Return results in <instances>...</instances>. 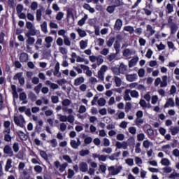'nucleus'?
Returning <instances> with one entry per match:
<instances>
[{
  "instance_id": "1",
  "label": "nucleus",
  "mask_w": 179,
  "mask_h": 179,
  "mask_svg": "<svg viewBox=\"0 0 179 179\" xmlns=\"http://www.w3.org/2000/svg\"><path fill=\"white\" fill-rule=\"evenodd\" d=\"M121 170H122V166H118L116 169L113 166L108 167V171H112L111 176H117V174H118L121 171Z\"/></svg>"
},
{
  "instance_id": "2",
  "label": "nucleus",
  "mask_w": 179,
  "mask_h": 179,
  "mask_svg": "<svg viewBox=\"0 0 179 179\" xmlns=\"http://www.w3.org/2000/svg\"><path fill=\"white\" fill-rule=\"evenodd\" d=\"M126 79L127 80H128V82H134V80H136V79H138V74H127Z\"/></svg>"
},
{
  "instance_id": "3",
  "label": "nucleus",
  "mask_w": 179,
  "mask_h": 179,
  "mask_svg": "<svg viewBox=\"0 0 179 179\" xmlns=\"http://www.w3.org/2000/svg\"><path fill=\"white\" fill-rule=\"evenodd\" d=\"M3 152L5 155H8L10 157H12V156H13V151L12 150V148H10L8 145H5L3 148Z\"/></svg>"
},
{
  "instance_id": "4",
  "label": "nucleus",
  "mask_w": 179,
  "mask_h": 179,
  "mask_svg": "<svg viewBox=\"0 0 179 179\" xmlns=\"http://www.w3.org/2000/svg\"><path fill=\"white\" fill-rule=\"evenodd\" d=\"M14 122L17 125L18 127H20L21 128H23V122H24V119L22 117L21 120L19 119V117L14 116Z\"/></svg>"
},
{
  "instance_id": "5",
  "label": "nucleus",
  "mask_w": 179,
  "mask_h": 179,
  "mask_svg": "<svg viewBox=\"0 0 179 179\" xmlns=\"http://www.w3.org/2000/svg\"><path fill=\"white\" fill-rule=\"evenodd\" d=\"M79 169L80 170V171H82L83 173H86V171H87V170H89L88 167H87V164L85 162H82L79 164Z\"/></svg>"
},
{
  "instance_id": "6",
  "label": "nucleus",
  "mask_w": 179,
  "mask_h": 179,
  "mask_svg": "<svg viewBox=\"0 0 179 179\" xmlns=\"http://www.w3.org/2000/svg\"><path fill=\"white\" fill-rule=\"evenodd\" d=\"M20 62H27L29 61V55L27 53H21L20 56Z\"/></svg>"
},
{
  "instance_id": "7",
  "label": "nucleus",
  "mask_w": 179,
  "mask_h": 179,
  "mask_svg": "<svg viewBox=\"0 0 179 179\" xmlns=\"http://www.w3.org/2000/svg\"><path fill=\"white\" fill-rule=\"evenodd\" d=\"M121 27H122V20H121L120 19H117L115 22V26H114V29L115 30H121Z\"/></svg>"
},
{
  "instance_id": "8",
  "label": "nucleus",
  "mask_w": 179,
  "mask_h": 179,
  "mask_svg": "<svg viewBox=\"0 0 179 179\" xmlns=\"http://www.w3.org/2000/svg\"><path fill=\"white\" fill-rule=\"evenodd\" d=\"M52 37L51 36H47L45 38V42L46 43L45 44V47H46V48H50L51 47V43L52 42Z\"/></svg>"
},
{
  "instance_id": "9",
  "label": "nucleus",
  "mask_w": 179,
  "mask_h": 179,
  "mask_svg": "<svg viewBox=\"0 0 179 179\" xmlns=\"http://www.w3.org/2000/svg\"><path fill=\"white\" fill-rule=\"evenodd\" d=\"M138 61H139L138 57H134L132 59H131L129 62V68H132V66H135Z\"/></svg>"
},
{
  "instance_id": "10",
  "label": "nucleus",
  "mask_w": 179,
  "mask_h": 179,
  "mask_svg": "<svg viewBox=\"0 0 179 179\" xmlns=\"http://www.w3.org/2000/svg\"><path fill=\"white\" fill-rule=\"evenodd\" d=\"M37 34V31L32 28L31 29H29V31L25 34L26 37H30L31 36H36Z\"/></svg>"
},
{
  "instance_id": "11",
  "label": "nucleus",
  "mask_w": 179,
  "mask_h": 179,
  "mask_svg": "<svg viewBox=\"0 0 179 179\" xmlns=\"http://www.w3.org/2000/svg\"><path fill=\"white\" fill-rule=\"evenodd\" d=\"M83 82H85V78L83 77H80L75 80L74 86H79L80 85H82Z\"/></svg>"
},
{
  "instance_id": "12",
  "label": "nucleus",
  "mask_w": 179,
  "mask_h": 179,
  "mask_svg": "<svg viewBox=\"0 0 179 179\" xmlns=\"http://www.w3.org/2000/svg\"><path fill=\"white\" fill-rule=\"evenodd\" d=\"M169 106L174 107V100H173V98H169L164 107V108H167Z\"/></svg>"
},
{
  "instance_id": "13",
  "label": "nucleus",
  "mask_w": 179,
  "mask_h": 179,
  "mask_svg": "<svg viewBox=\"0 0 179 179\" xmlns=\"http://www.w3.org/2000/svg\"><path fill=\"white\" fill-rule=\"evenodd\" d=\"M83 8H84V9H86V10H89L90 13H94V8L90 7V5L87 3H84Z\"/></svg>"
},
{
  "instance_id": "14",
  "label": "nucleus",
  "mask_w": 179,
  "mask_h": 179,
  "mask_svg": "<svg viewBox=\"0 0 179 179\" xmlns=\"http://www.w3.org/2000/svg\"><path fill=\"white\" fill-rule=\"evenodd\" d=\"M88 16L87 15H85L84 17H83L80 20L78 21V26H83L85 23H86V20H87Z\"/></svg>"
},
{
  "instance_id": "15",
  "label": "nucleus",
  "mask_w": 179,
  "mask_h": 179,
  "mask_svg": "<svg viewBox=\"0 0 179 179\" xmlns=\"http://www.w3.org/2000/svg\"><path fill=\"white\" fill-rule=\"evenodd\" d=\"M106 103H107V101L104 98H100L98 99V105L99 107H104L106 106Z\"/></svg>"
},
{
  "instance_id": "16",
  "label": "nucleus",
  "mask_w": 179,
  "mask_h": 179,
  "mask_svg": "<svg viewBox=\"0 0 179 179\" xmlns=\"http://www.w3.org/2000/svg\"><path fill=\"white\" fill-rule=\"evenodd\" d=\"M29 99L31 100V101H36L37 100V96H36V94L34 92H30L28 94Z\"/></svg>"
},
{
  "instance_id": "17",
  "label": "nucleus",
  "mask_w": 179,
  "mask_h": 179,
  "mask_svg": "<svg viewBox=\"0 0 179 179\" xmlns=\"http://www.w3.org/2000/svg\"><path fill=\"white\" fill-rule=\"evenodd\" d=\"M80 156L85 157L90 155V151L89 150H82L79 152Z\"/></svg>"
},
{
  "instance_id": "18",
  "label": "nucleus",
  "mask_w": 179,
  "mask_h": 179,
  "mask_svg": "<svg viewBox=\"0 0 179 179\" xmlns=\"http://www.w3.org/2000/svg\"><path fill=\"white\" fill-rule=\"evenodd\" d=\"M124 30H125V31H129V33H130V34H134V31H135V29H134V27L131 26L124 27Z\"/></svg>"
},
{
  "instance_id": "19",
  "label": "nucleus",
  "mask_w": 179,
  "mask_h": 179,
  "mask_svg": "<svg viewBox=\"0 0 179 179\" xmlns=\"http://www.w3.org/2000/svg\"><path fill=\"white\" fill-rule=\"evenodd\" d=\"M160 86L162 87H166V86H167V76H164L162 77V81L161 82Z\"/></svg>"
},
{
  "instance_id": "20",
  "label": "nucleus",
  "mask_w": 179,
  "mask_h": 179,
  "mask_svg": "<svg viewBox=\"0 0 179 179\" xmlns=\"http://www.w3.org/2000/svg\"><path fill=\"white\" fill-rule=\"evenodd\" d=\"M10 167H12V159H8L5 166L6 171H9V169H10Z\"/></svg>"
},
{
  "instance_id": "21",
  "label": "nucleus",
  "mask_w": 179,
  "mask_h": 179,
  "mask_svg": "<svg viewBox=\"0 0 179 179\" xmlns=\"http://www.w3.org/2000/svg\"><path fill=\"white\" fill-rule=\"evenodd\" d=\"M114 41H115V38L110 37L109 39L106 41V45L108 47H111L113 44H114Z\"/></svg>"
},
{
  "instance_id": "22",
  "label": "nucleus",
  "mask_w": 179,
  "mask_h": 179,
  "mask_svg": "<svg viewBox=\"0 0 179 179\" xmlns=\"http://www.w3.org/2000/svg\"><path fill=\"white\" fill-rule=\"evenodd\" d=\"M127 71V66L124 65V63H121L119 67L120 73H124Z\"/></svg>"
},
{
  "instance_id": "23",
  "label": "nucleus",
  "mask_w": 179,
  "mask_h": 179,
  "mask_svg": "<svg viewBox=\"0 0 179 179\" xmlns=\"http://www.w3.org/2000/svg\"><path fill=\"white\" fill-rule=\"evenodd\" d=\"M170 131L171 132V135H177L179 132V127H171Z\"/></svg>"
},
{
  "instance_id": "24",
  "label": "nucleus",
  "mask_w": 179,
  "mask_h": 179,
  "mask_svg": "<svg viewBox=\"0 0 179 179\" xmlns=\"http://www.w3.org/2000/svg\"><path fill=\"white\" fill-rule=\"evenodd\" d=\"M66 167H68V163L65 162L62 164H60L59 171L60 173H62L64 171H65V169H66Z\"/></svg>"
},
{
  "instance_id": "25",
  "label": "nucleus",
  "mask_w": 179,
  "mask_h": 179,
  "mask_svg": "<svg viewBox=\"0 0 179 179\" xmlns=\"http://www.w3.org/2000/svg\"><path fill=\"white\" fill-rule=\"evenodd\" d=\"M120 42H118V41H116L115 44H114V48L116 51V54H120Z\"/></svg>"
},
{
  "instance_id": "26",
  "label": "nucleus",
  "mask_w": 179,
  "mask_h": 179,
  "mask_svg": "<svg viewBox=\"0 0 179 179\" xmlns=\"http://www.w3.org/2000/svg\"><path fill=\"white\" fill-rule=\"evenodd\" d=\"M27 43L29 44V45H32V44L34 43H35L36 39H34V37L31 36H27Z\"/></svg>"
},
{
  "instance_id": "27",
  "label": "nucleus",
  "mask_w": 179,
  "mask_h": 179,
  "mask_svg": "<svg viewBox=\"0 0 179 179\" xmlns=\"http://www.w3.org/2000/svg\"><path fill=\"white\" fill-rule=\"evenodd\" d=\"M147 31H150V36H153L155 33H156V31L153 29L151 25H147Z\"/></svg>"
},
{
  "instance_id": "28",
  "label": "nucleus",
  "mask_w": 179,
  "mask_h": 179,
  "mask_svg": "<svg viewBox=\"0 0 179 179\" xmlns=\"http://www.w3.org/2000/svg\"><path fill=\"white\" fill-rule=\"evenodd\" d=\"M71 100L66 99L62 101V104L64 107H68V106H71Z\"/></svg>"
},
{
  "instance_id": "29",
  "label": "nucleus",
  "mask_w": 179,
  "mask_h": 179,
  "mask_svg": "<svg viewBox=\"0 0 179 179\" xmlns=\"http://www.w3.org/2000/svg\"><path fill=\"white\" fill-rule=\"evenodd\" d=\"M41 87H43L42 83H39L37 86L34 87V90L36 93V94H38V93H40V90H41Z\"/></svg>"
},
{
  "instance_id": "30",
  "label": "nucleus",
  "mask_w": 179,
  "mask_h": 179,
  "mask_svg": "<svg viewBox=\"0 0 179 179\" xmlns=\"http://www.w3.org/2000/svg\"><path fill=\"white\" fill-rule=\"evenodd\" d=\"M129 92H131L130 90H127L125 91L126 94L124 96V99L125 100V101H130V100H131V96H129V94H128Z\"/></svg>"
},
{
  "instance_id": "31",
  "label": "nucleus",
  "mask_w": 179,
  "mask_h": 179,
  "mask_svg": "<svg viewBox=\"0 0 179 179\" xmlns=\"http://www.w3.org/2000/svg\"><path fill=\"white\" fill-rule=\"evenodd\" d=\"M162 166H170V161L167 158H163L161 161Z\"/></svg>"
},
{
  "instance_id": "32",
  "label": "nucleus",
  "mask_w": 179,
  "mask_h": 179,
  "mask_svg": "<svg viewBox=\"0 0 179 179\" xmlns=\"http://www.w3.org/2000/svg\"><path fill=\"white\" fill-rule=\"evenodd\" d=\"M80 47L81 50H85L87 47V41H81L80 42Z\"/></svg>"
},
{
  "instance_id": "33",
  "label": "nucleus",
  "mask_w": 179,
  "mask_h": 179,
  "mask_svg": "<svg viewBox=\"0 0 179 179\" xmlns=\"http://www.w3.org/2000/svg\"><path fill=\"white\" fill-rule=\"evenodd\" d=\"M115 82L117 87H120L122 81L121 80V78H118L117 76H115Z\"/></svg>"
},
{
  "instance_id": "34",
  "label": "nucleus",
  "mask_w": 179,
  "mask_h": 179,
  "mask_svg": "<svg viewBox=\"0 0 179 179\" xmlns=\"http://www.w3.org/2000/svg\"><path fill=\"white\" fill-rule=\"evenodd\" d=\"M17 134L19 135L22 141H26V139H27V137H26V134H24V133L22 131H19L17 132Z\"/></svg>"
},
{
  "instance_id": "35",
  "label": "nucleus",
  "mask_w": 179,
  "mask_h": 179,
  "mask_svg": "<svg viewBox=\"0 0 179 179\" xmlns=\"http://www.w3.org/2000/svg\"><path fill=\"white\" fill-rule=\"evenodd\" d=\"M127 142V145H129V146H132L135 145V138L134 137H130Z\"/></svg>"
},
{
  "instance_id": "36",
  "label": "nucleus",
  "mask_w": 179,
  "mask_h": 179,
  "mask_svg": "<svg viewBox=\"0 0 179 179\" xmlns=\"http://www.w3.org/2000/svg\"><path fill=\"white\" fill-rule=\"evenodd\" d=\"M132 108V104L130 102H127L125 105V112L126 113H129V110Z\"/></svg>"
},
{
  "instance_id": "37",
  "label": "nucleus",
  "mask_w": 179,
  "mask_h": 179,
  "mask_svg": "<svg viewBox=\"0 0 179 179\" xmlns=\"http://www.w3.org/2000/svg\"><path fill=\"white\" fill-rule=\"evenodd\" d=\"M41 30L43 33L47 34V22H43V23L41 25Z\"/></svg>"
},
{
  "instance_id": "38",
  "label": "nucleus",
  "mask_w": 179,
  "mask_h": 179,
  "mask_svg": "<svg viewBox=\"0 0 179 179\" xmlns=\"http://www.w3.org/2000/svg\"><path fill=\"white\" fill-rule=\"evenodd\" d=\"M169 178L176 179L179 178V173L177 172H173L169 176Z\"/></svg>"
},
{
  "instance_id": "39",
  "label": "nucleus",
  "mask_w": 179,
  "mask_h": 179,
  "mask_svg": "<svg viewBox=\"0 0 179 179\" xmlns=\"http://www.w3.org/2000/svg\"><path fill=\"white\" fill-rule=\"evenodd\" d=\"M143 122H144V120L143 119H141V118H136L135 120V124L136 125H137V127L141 126V124H143Z\"/></svg>"
},
{
  "instance_id": "40",
  "label": "nucleus",
  "mask_w": 179,
  "mask_h": 179,
  "mask_svg": "<svg viewBox=\"0 0 179 179\" xmlns=\"http://www.w3.org/2000/svg\"><path fill=\"white\" fill-rule=\"evenodd\" d=\"M70 145H71V148H73V149H78V148L76 141H75V140H71Z\"/></svg>"
},
{
  "instance_id": "41",
  "label": "nucleus",
  "mask_w": 179,
  "mask_h": 179,
  "mask_svg": "<svg viewBox=\"0 0 179 179\" xmlns=\"http://www.w3.org/2000/svg\"><path fill=\"white\" fill-rule=\"evenodd\" d=\"M150 145H153L152 143H150L149 141H144L143 143V146L144 148H145V149H148L149 146H150Z\"/></svg>"
},
{
  "instance_id": "42",
  "label": "nucleus",
  "mask_w": 179,
  "mask_h": 179,
  "mask_svg": "<svg viewBox=\"0 0 179 179\" xmlns=\"http://www.w3.org/2000/svg\"><path fill=\"white\" fill-rule=\"evenodd\" d=\"M75 176V172L72 169H69L68 170V176L67 178L71 179Z\"/></svg>"
},
{
  "instance_id": "43",
  "label": "nucleus",
  "mask_w": 179,
  "mask_h": 179,
  "mask_svg": "<svg viewBox=\"0 0 179 179\" xmlns=\"http://www.w3.org/2000/svg\"><path fill=\"white\" fill-rule=\"evenodd\" d=\"M117 53H115V54L112 53V54L109 55L108 56V61H110V62H111V61L115 59V57H117Z\"/></svg>"
},
{
  "instance_id": "44",
  "label": "nucleus",
  "mask_w": 179,
  "mask_h": 179,
  "mask_svg": "<svg viewBox=\"0 0 179 179\" xmlns=\"http://www.w3.org/2000/svg\"><path fill=\"white\" fill-rule=\"evenodd\" d=\"M62 110L64 111V113H66L67 111L68 114H72L73 113V110L72 108H68L66 106H64Z\"/></svg>"
},
{
  "instance_id": "45",
  "label": "nucleus",
  "mask_w": 179,
  "mask_h": 179,
  "mask_svg": "<svg viewBox=\"0 0 179 179\" xmlns=\"http://www.w3.org/2000/svg\"><path fill=\"white\" fill-rule=\"evenodd\" d=\"M173 6H172V4H167L166 6V10H167V13H171V12H173Z\"/></svg>"
},
{
  "instance_id": "46",
  "label": "nucleus",
  "mask_w": 179,
  "mask_h": 179,
  "mask_svg": "<svg viewBox=\"0 0 179 179\" xmlns=\"http://www.w3.org/2000/svg\"><path fill=\"white\" fill-rule=\"evenodd\" d=\"M77 31L80 36V37H85L86 36V31L82 30L81 29H77Z\"/></svg>"
},
{
  "instance_id": "47",
  "label": "nucleus",
  "mask_w": 179,
  "mask_h": 179,
  "mask_svg": "<svg viewBox=\"0 0 179 179\" xmlns=\"http://www.w3.org/2000/svg\"><path fill=\"white\" fill-rule=\"evenodd\" d=\"M36 20H38V22L41 20V9L36 10Z\"/></svg>"
},
{
  "instance_id": "48",
  "label": "nucleus",
  "mask_w": 179,
  "mask_h": 179,
  "mask_svg": "<svg viewBox=\"0 0 179 179\" xmlns=\"http://www.w3.org/2000/svg\"><path fill=\"white\" fill-rule=\"evenodd\" d=\"M67 121H68V122H70V124H73V122L75 121V117H73V115H69L67 117Z\"/></svg>"
},
{
  "instance_id": "49",
  "label": "nucleus",
  "mask_w": 179,
  "mask_h": 179,
  "mask_svg": "<svg viewBox=\"0 0 179 179\" xmlns=\"http://www.w3.org/2000/svg\"><path fill=\"white\" fill-rule=\"evenodd\" d=\"M107 12H108L109 13H113L114 12V10H115V6H108V8H106Z\"/></svg>"
},
{
  "instance_id": "50",
  "label": "nucleus",
  "mask_w": 179,
  "mask_h": 179,
  "mask_svg": "<svg viewBox=\"0 0 179 179\" xmlns=\"http://www.w3.org/2000/svg\"><path fill=\"white\" fill-rule=\"evenodd\" d=\"M102 57H103V56H101V55L97 57V58H96L97 65H101V64H103V62H104V60L103 59Z\"/></svg>"
},
{
  "instance_id": "51",
  "label": "nucleus",
  "mask_w": 179,
  "mask_h": 179,
  "mask_svg": "<svg viewBox=\"0 0 179 179\" xmlns=\"http://www.w3.org/2000/svg\"><path fill=\"white\" fill-rule=\"evenodd\" d=\"M64 43L65 45H71V41H69V38L66 37V36H64Z\"/></svg>"
},
{
  "instance_id": "52",
  "label": "nucleus",
  "mask_w": 179,
  "mask_h": 179,
  "mask_svg": "<svg viewBox=\"0 0 179 179\" xmlns=\"http://www.w3.org/2000/svg\"><path fill=\"white\" fill-rule=\"evenodd\" d=\"M130 94L131 97H135L137 99V97H139V94L136 90H133L130 92Z\"/></svg>"
},
{
  "instance_id": "53",
  "label": "nucleus",
  "mask_w": 179,
  "mask_h": 179,
  "mask_svg": "<svg viewBox=\"0 0 179 179\" xmlns=\"http://www.w3.org/2000/svg\"><path fill=\"white\" fill-rule=\"evenodd\" d=\"M139 104L141 106V107H143L144 108H146V107H148V103H146V101L143 100V99H141Z\"/></svg>"
},
{
  "instance_id": "54",
  "label": "nucleus",
  "mask_w": 179,
  "mask_h": 179,
  "mask_svg": "<svg viewBox=\"0 0 179 179\" xmlns=\"http://www.w3.org/2000/svg\"><path fill=\"white\" fill-rule=\"evenodd\" d=\"M23 76V73H16L14 77H13V80H20V78H21Z\"/></svg>"
},
{
  "instance_id": "55",
  "label": "nucleus",
  "mask_w": 179,
  "mask_h": 179,
  "mask_svg": "<svg viewBox=\"0 0 179 179\" xmlns=\"http://www.w3.org/2000/svg\"><path fill=\"white\" fill-rule=\"evenodd\" d=\"M13 149L15 153L19 152V143H15L13 145Z\"/></svg>"
},
{
  "instance_id": "56",
  "label": "nucleus",
  "mask_w": 179,
  "mask_h": 179,
  "mask_svg": "<svg viewBox=\"0 0 179 179\" xmlns=\"http://www.w3.org/2000/svg\"><path fill=\"white\" fill-rule=\"evenodd\" d=\"M26 99H27V96L26 95V93L22 92L20 94V100H21L22 101H24Z\"/></svg>"
},
{
  "instance_id": "57",
  "label": "nucleus",
  "mask_w": 179,
  "mask_h": 179,
  "mask_svg": "<svg viewBox=\"0 0 179 179\" xmlns=\"http://www.w3.org/2000/svg\"><path fill=\"white\" fill-rule=\"evenodd\" d=\"M111 152H113V149L111 148H103L102 150L103 153H107L108 155H110Z\"/></svg>"
},
{
  "instance_id": "58",
  "label": "nucleus",
  "mask_w": 179,
  "mask_h": 179,
  "mask_svg": "<svg viewBox=\"0 0 179 179\" xmlns=\"http://www.w3.org/2000/svg\"><path fill=\"white\" fill-rule=\"evenodd\" d=\"M138 75L140 78H143V76H145V70L143 69H140L138 71Z\"/></svg>"
},
{
  "instance_id": "59",
  "label": "nucleus",
  "mask_w": 179,
  "mask_h": 179,
  "mask_svg": "<svg viewBox=\"0 0 179 179\" xmlns=\"http://www.w3.org/2000/svg\"><path fill=\"white\" fill-rule=\"evenodd\" d=\"M78 113L80 114H83V113H86V106L82 105L80 106V108H79V110H78Z\"/></svg>"
},
{
  "instance_id": "60",
  "label": "nucleus",
  "mask_w": 179,
  "mask_h": 179,
  "mask_svg": "<svg viewBox=\"0 0 179 179\" xmlns=\"http://www.w3.org/2000/svg\"><path fill=\"white\" fill-rule=\"evenodd\" d=\"M62 17H64V13L59 12L56 16L57 20H62Z\"/></svg>"
},
{
  "instance_id": "61",
  "label": "nucleus",
  "mask_w": 179,
  "mask_h": 179,
  "mask_svg": "<svg viewBox=\"0 0 179 179\" xmlns=\"http://www.w3.org/2000/svg\"><path fill=\"white\" fill-rule=\"evenodd\" d=\"M51 100H52V102L55 104L58 103V101H59V99L57 96H52Z\"/></svg>"
},
{
  "instance_id": "62",
  "label": "nucleus",
  "mask_w": 179,
  "mask_h": 179,
  "mask_svg": "<svg viewBox=\"0 0 179 179\" xmlns=\"http://www.w3.org/2000/svg\"><path fill=\"white\" fill-rule=\"evenodd\" d=\"M16 10H17V13H22V11L23 10V6L21 4H18L17 6Z\"/></svg>"
},
{
  "instance_id": "63",
  "label": "nucleus",
  "mask_w": 179,
  "mask_h": 179,
  "mask_svg": "<svg viewBox=\"0 0 179 179\" xmlns=\"http://www.w3.org/2000/svg\"><path fill=\"white\" fill-rule=\"evenodd\" d=\"M137 139H138V141L139 142L143 141V139H145V134H142V133L138 134V136H137Z\"/></svg>"
},
{
  "instance_id": "64",
  "label": "nucleus",
  "mask_w": 179,
  "mask_h": 179,
  "mask_svg": "<svg viewBox=\"0 0 179 179\" xmlns=\"http://www.w3.org/2000/svg\"><path fill=\"white\" fill-rule=\"evenodd\" d=\"M64 160H66L68 163H72V159L69 155H63Z\"/></svg>"
}]
</instances>
